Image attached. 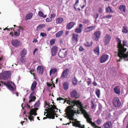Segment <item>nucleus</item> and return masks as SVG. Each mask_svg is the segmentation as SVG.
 <instances>
[{
	"mask_svg": "<svg viewBox=\"0 0 128 128\" xmlns=\"http://www.w3.org/2000/svg\"><path fill=\"white\" fill-rule=\"evenodd\" d=\"M94 53L98 56L100 54V49L99 46L96 47L94 49Z\"/></svg>",
	"mask_w": 128,
	"mask_h": 128,
	"instance_id": "c756f323",
	"label": "nucleus"
},
{
	"mask_svg": "<svg viewBox=\"0 0 128 128\" xmlns=\"http://www.w3.org/2000/svg\"><path fill=\"white\" fill-rule=\"evenodd\" d=\"M112 124L110 121H108L104 123L103 125L104 128H111L112 127Z\"/></svg>",
	"mask_w": 128,
	"mask_h": 128,
	"instance_id": "4be33fe9",
	"label": "nucleus"
},
{
	"mask_svg": "<svg viewBox=\"0 0 128 128\" xmlns=\"http://www.w3.org/2000/svg\"><path fill=\"white\" fill-rule=\"evenodd\" d=\"M66 102L67 104L72 105V107L73 108H76L74 107L76 106L77 108L78 113H80V111L83 114L84 117L86 119L87 122H88V114L86 110L83 109L81 102L79 100H72L70 98L69 100H68L67 98H65L64 99V102Z\"/></svg>",
	"mask_w": 128,
	"mask_h": 128,
	"instance_id": "f257e3e1",
	"label": "nucleus"
},
{
	"mask_svg": "<svg viewBox=\"0 0 128 128\" xmlns=\"http://www.w3.org/2000/svg\"><path fill=\"white\" fill-rule=\"evenodd\" d=\"M50 16H49L48 18L46 19V22H49L52 20V18H51Z\"/></svg>",
	"mask_w": 128,
	"mask_h": 128,
	"instance_id": "603ef678",
	"label": "nucleus"
},
{
	"mask_svg": "<svg viewBox=\"0 0 128 128\" xmlns=\"http://www.w3.org/2000/svg\"><path fill=\"white\" fill-rule=\"evenodd\" d=\"M40 104V103L39 102V101H38L34 104V107L36 108V107H38Z\"/></svg>",
	"mask_w": 128,
	"mask_h": 128,
	"instance_id": "864d4df0",
	"label": "nucleus"
},
{
	"mask_svg": "<svg viewBox=\"0 0 128 128\" xmlns=\"http://www.w3.org/2000/svg\"><path fill=\"white\" fill-rule=\"evenodd\" d=\"M66 48H62L60 50L58 56L60 58H63L65 57L67 54V51Z\"/></svg>",
	"mask_w": 128,
	"mask_h": 128,
	"instance_id": "6e6552de",
	"label": "nucleus"
},
{
	"mask_svg": "<svg viewBox=\"0 0 128 128\" xmlns=\"http://www.w3.org/2000/svg\"><path fill=\"white\" fill-rule=\"evenodd\" d=\"M93 44V42L91 41V43L90 44H88V46H92V44Z\"/></svg>",
	"mask_w": 128,
	"mask_h": 128,
	"instance_id": "774afa93",
	"label": "nucleus"
},
{
	"mask_svg": "<svg viewBox=\"0 0 128 128\" xmlns=\"http://www.w3.org/2000/svg\"><path fill=\"white\" fill-rule=\"evenodd\" d=\"M64 22L63 18L62 17H59L56 19V24H61Z\"/></svg>",
	"mask_w": 128,
	"mask_h": 128,
	"instance_id": "cd10ccee",
	"label": "nucleus"
},
{
	"mask_svg": "<svg viewBox=\"0 0 128 128\" xmlns=\"http://www.w3.org/2000/svg\"><path fill=\"white\" fill-rule=\"evenodd\" d=\"M113 104L116 107H119L121 105V102L120 99L118 97L114 98L112 100Z\"/></svg>",
	"mask_w": 128,
	"mask_h": 128,
	"instance_id": "0eeeda50",
	"label": "nucleus"
},
{
	"mask_svg": "<svg viewBox=\"0 0 128 128\" xmlns=\"http://www.w3.org/2000/svg\"><path fill=\"white\" fill-rule=\"evenodd\" d=\"M72 105L68 106L65 109V111L66 114L71 117H73L74 116V114L76 113V110L72 109L73 108Z\"/></svg>",
	"mask_w": 128,
	"mask_h": 128,
	"instance_id": "20e7f679",
	"label": "nucleus"
},
{
	"mask_svg": "<svg viewBox=\"0 0 128 128\" xmlns=\"http://www.w3.org/2000/svg\"><path fill=\"white\" fill-rule=\"evenodd\" d=\"M38 109L37 108H34L30 110V112L31 114V115H34V116H36L37 114L36 112V111Z\"/></svg>",
	"mask_w": 128,
	"mask_h": 128,
	"instance_id": "a878e982",
	"label": "nucleus"
},
{
	"mask_svg": "<svg viewBox=\"0 0 128 128\" xmlns=\"http://www.w3.org/2000/svg\"><path fill=\"white\" fill-rule=\"evenodd\" d=\"M90 116L88 114V123L90 124L91 126L94 128H101V127H98L97 126L94 122H92V118H90Z\"/></svg>",
	"mask_w": 128,
	"mask_h": 128,
	"instance_id": "f3484780",
	"label": "nucleus"
},
{
	"mask_svg": "<svg viewBox=\"0 0 128 128\" xmlns=\"http://www.w3.org/2000/svg\"><path fill=\"white\" fill-rule=\"evenodd\" d=\"M23 30V28H18L16 31H14V36L15 37H18L20 35V30Z\"/></svg>",
	"mask_w": 128,
	"mask_h": 128,
	"instance_id": "412c9836",
	"label": "nucleus"
},
{
	"mask_svg": "<svg viewBox=\"0 0 128 128\" xmlns=\"http://www.w3.org/2000/svg\"><path fill=\"white\" fill-rule=\"evenodd\" d=\"M35 93V92L34 91H33L30 93V96H33V95H34Z\"/></svg>",
	"mask_w": 128,
	"mask_h": 128,
	"instance_id": "680f3d73",
	"label": "nucleus"
},
{
	"mask_svg": "<svg viewBox=\"0 0 128 128\" xmlns=\"http://www.w3.org/2000/svg\"><path fill=\"white\" fill-rule=\"evenodd\" d=\"M95 105L94 103L92 101H91V108L92 109H94V108H95Z\"/></svg>",
	"mask_w": 128,
	"mask_h": 128,
	"instance_id": "3c124183",
	"label": "nucleus"
},
{
	"mask_svg": "<svg viewBox=\"0 0 128 128\" xmlns=\"http://www.w3.org/2000/svg\"><path fill=\"white\" fill-rule=\"evenodd\" d=\"M37 84V82L36 81H33L30 88L31 90L32 91H33L36 89Z\"/></svg>",
	"mask_w": 128,
	"mask_h": 128,
	"instance_id": "bb28decb",
	"label": "nucleus"
},
{
	"mask_svg": "<svg viewBox=\"0 0 128 128\" xmlns=\"http://www.w3.org/2000/svg\"><path fill=\"white\" fill-rule=\"evenodd\" d=\"M70 72V70L68 68L65 69L62 72V75L60 77V79H64L65 78H67Z\"/></svg>",
	"mask_w": 128,
	"mask_h": 128,
	"instance_id": "1a4fd4ad",
	"label": "nucleus"
},
{
	"mask_svg": "<svg viewBox=\"0 0 128 128\" xmlns=\"http://www.w3.org/2000/svg\"><path fill=\"white\" fill-rule=\"evenodd\" d=\"M79 35L77 34L73 33L71 38L72 43L74 45H76L78 43Z\"/></svg>",
	"mask_w": 128,
	"mask_h": 128,
	"instance_id": "423d86ee",
	"label": "nucleus"
},
{
	"mask_svg": "<svg viewBox=\"0 0 128 128\" xmlns=\"http://www.w3.org/2000/svg\"><path fill=\"white\" fill-rule=\"evenodd\" d=\"M0 83H1L2 84L4 85L5 86H6L8 89L9 90H11L12 92V93L14 94V93L13 92L15 91V89L10 84H12L14 86H15V84L14 82L12 83V82H10L9 81H8L6 83L2 81H1L0 82Z\"/></svg>",
	"mask_w": 128,
	"mask_h": 128,
	"instance_id": "39448f33",
	"label": "nucleus"
},
{
	"mask_svg": "<svg viewBox=\"0 0 128 128\" xmlns=\"http://www.w3.org/2000/svg\"><path fill=\"white\" fill-rule=\"evenodd\" d=\"M109 58V56L108 54H104L101 56L100 59V62L102 63L108 60Z\"/></svg>",
	"mask_w": 128,
	"mask_h": 128,
	"instance_id": "9d476101",
	"label": "nucleus"
},
{
	"mask_svg": "<svg viewBox=\"0 0 128 128\" xmlns=\"http://www.w3.org/2000/svg\"><path fill=\"white\" fill-rule=\"evenodd\" d=\"M82 25L81 24H79L78 27L75 29L74 32L78 34L81 33L82 29Z\"/></svg>",
	"mask_w": 128,
	"mask_h": 128,
	"instance_id": "6ab92c4d",
	"label": "nucleus"
},
{
	"mask_svg": "<svg viewBox=\"0 0 128 128\" xmlns=\"http://www.w3.org/2000/svg\"><path fill=\"white\" fill-rule=\"evenodd\" d=\"M79 2V0H77L75 4H74V9L75 10H79L80 11V9L79 8H76V6H77V4Z\"/></svg>",
	"mask_w": 128,
	"mask_h": 128,
	"instance_id": "e433bc0d",
	"label": "nucleus"
},
{
	"mask_svg": "<svg viewBox=\"0 0 128 128\" xmlns=\"http://www.w3.org/2000/svg\"><path fill=\"white\" fill-rule=\"evenodd\" d=\"M93 17L96 18V20L97 18L99 16V14L97 13H95L93 15Z\"/></svg>",
	"mask_w": 128,
	"mask_h": 128,
	"instance_id": "49530a36",
	"label": "nucleus"
},
{
	"mask_svg": "<svg viewBox=\"0 0 128 128\" xmlns=\"http://www.w3.org/2000/svg\"><path fill=\"white\" fill-rule=\"evenodd\" d=\"M116 41L118 42L117 45V48H118V50H120L124 48L121 44V41L120 39L116 37Z\"/></svg>",
	"mask_w": 128,
	"mask_h": 128,
	"instance_id": "4468645a",
	"label": "nucleus"
},
{
	"mask_svg": "<svg viewBox=\"0 0 128 128\" xmlns=\"http://www.w3.org/2000/svg\"><path fill=\"white\" fill-rule=\"evenodd\" d=\"M93 85L94 86H96L97 85L95 81H94L93 83Z\"/></svg>",
	"mask_w": 128,
	"mask_h": 128,
	"instance_id": "0e129e2a",
	"label": "nucleus"
},
{
	"mask_svg": "<svg viewBox=\"0 0 128 128\" xmlns=\"http://www.w3.org/2000/svg\"><path fill=\"white\" fill-rule=\"evenodd\" d=\"M31 114L30 112V115L28 116V119L30 120V121H31V120H33L34 121V117L32 115H31Z\"/></svg>",
	"mask_w": 128,
	"mask_h": 128,
	"instance_id": "c03bdc74",
	"label": "nucleus"
},
{
	"mask_svg": "<svg viewBox=\"0 0 128 128\" xmlns=\"http://www.w3.org/2000/svg\"><path fill=\"white\" fill-rule=\"evenodd\" d=\"M38 15L41 17L45 18L46 17V14L44 15L43 13L41 11H40L38 12Z\"/></svg>",
	"mask_w": 128,
	"mask_h": 128,
	"instance_id": "a19ab883",
	"label": "nucleus"
},
{
	"mask_svg": "<svg viewBox=\"0 0 128 128\" xmlns=\"http://www.w3.org/2000/svg\"><path fill=\"white\" fill-rule=\"evenodd\" d=\"M50 16V18H54L55 17V15L54 14H51Z\"/></svg>",
	"mask_w": 128,
	"mask_h": 128,
	"instance_id": "13d9d810",
	"label": "nucleus"
},
{
	"mask_svg": "<svg viewBox=\"0 0 128 128\" xmlns=\"http://www.w3.org/2000/svg\"><path fill=\"white\" fill-rule=\"evenodd\" d=\"M100 89H98L96 91V94L98 98H100Z\"/></svg>",
	"mask_w": 128,
	"mask_h": 128,
	"instance_id": "a18cd8bd",
	"label": "nucleus"
},
{
	"mask_svg": "<svg viewBox=\"0 0 128 128\" xmlns=\"http://www.w3.org/2000/svg\"><path fill=\"white\" fill-rule=\"evenodd\" d=\"M40 35L43 37L46 36V34L44 32H41L40 34Z\"/></svg>",
	"mask_w": 128,
	"mask_h": 128,
	"instance_id": "4d7b16f0",
	"label": "nucleus"
},
{
	"mask_svg": "<svg viewBox=\"0 0 128 128\" xmlns=\"http://www.w3.org/2000/svg\"><path fill=\"white\" fill-rule=\"evenodd\" d=\"M122 32L125 34H127L128 32V28L127 26H124L122 27Z\"/></svg>",
	"mask_w": 128,
	"mask_h": 128,
	"instance_id": "473e14b6",
	"label": "nucleus"
},
{
	"mask_svg": "<svg viewBox=\"0 0 128 128\" xmlns=\"http://www.w3.org/2000/svg\"><path fill=\"white\" fill-rule=\"evenodd\" d=\"M95 27L96 26H95L88 27V32L94 30L95 28Z\"/></svg>",
	"mask_w": 128,
	"mask_h": 128,
	"instance_id": "de8ad7c7",
	"label": "nucleus"
},
{
	"mask_svg": "<svg viewBox=\"0 0 128 128\" xmlns=\"http://www.w3.org/2000/svg\"><path fill=\"white\" fill-rule=\"evenodd\" d=\"M63 32L62 30L58 32L56 34V38H58L60 37L63 34Z\"/></svg>",
	"mask_w": 128,
	"mask_h": 128,
	"instance_id": "f704fd0d",
	"label": "nucleus"
},
{
	"mask_svg": "<svg viewBox=\"0 0 128 128\" xmlns=\"http://www.w3.org/2000/svg\"><path fill=\"white\" fill-rule=\"evenodd\" d=\"M80 122L78 120H76L75 122H73L72 124L73 126L76 127H78L79 128H85L84 127V125L81 126L80 124Z\"/></svg>",
	"mask_w": 128,
	"mask_h": 128,
	"instance_id": "2eb2a0df",
	"label": "nucleus"
},
{
	"mask_svg": "<svg viewBox=\"0 0 128 128\" xmlns=\"http://www.w3.org/2000/svg\"><path fill=\"white\" fill-rule=\"evenodd\" d=\"M102 8L101 7H100L99 8V10H98V12L100 13H101L102 12Z\"/></svg>",
	"mask_w": 128,
	"mask_h": 128,
	"instance_id": "bf43d9fd",
	"label": "nucleus"
},
{
	"mask_svg": "<svg viewBox=\"0 0 128 128\" xmlns=\"http://www.w3.org/2000/svg\"><path fill=\"white\" fill-rule=\"evenodd\" d=\"M71 97L73 98L77 99L78 98V93L76 90L74 89L73 90L70 94Z\"/></svg>",
	"mask_w": 128,
	"mask_h": 128,
	"instance_id": "a211bd4d",
	"label": "nucleus"
},
{
	"mask_svg": "<svg viewBox=\"0 0 128 128\" xmlns=\"http://www.w3.org/2000/svg\"><path fill=\"white\" fill-rule=\"evenodd\" d=\"M37 72L41 75H42L44 72V68L41 66H38L37 68Z\"/></svg>",
	"mask_w": 128,
	"mask_h": 128,
	"instance_id": "aec40b11",
	"label": "nucleus"
},
{
	"mask_svg": "<svg viewBox=\"0 0 128 128\" xmlns=\"http://www.w3.org/2000/svg\"><path fill=\"white\" fill-rule=\"evenodd\" d=\"M32 14L31 13L27 14L26 16V20L32 17Z\"/></svg>",
	"mask_w": 128,
	"mask_h": 128,
	"instance_id": "ea45409f",
	"label": "nucleus"
},
{
	"mask_svg": "<svg viewBox=\"0 0 128 128\" xmlns=\"http://www.w3.org/2000/svg\"><path fill=\"white\" fill-rule=\"evenodd\" d=\"M111 37L110 35L107 34L104 37V44L105 46H106L109 43L110 40L111 39Z\"/></svg>",
	"mask_w": 128,
	"mask_h": 128,
	"instance_id": "f8f14e48",
	"label": "nucleus"
},
{
	"mask_svg": "<svg viewBox=\"0 0 128 128\" xmlns=\"http://www.w3.org/2000/svg\"><path fill=\"white\" fill-rule=\"evenodd\" d=\"M45 25L44 24H40L37 27V30H39L42 29L43 27H45Z\"/></svg>",
	"mask_w": 128,
	"mask_h": 128,
	"instance_id": "c9c22d12",
	"label": "nucleus"
},
{
	"mask_svg": "<svg viewBox=\"0 0 128 128\" xmlns=\"http://www.w3.org/2000/svg\"><path fill=\"white\" fill-rule=\"evenodd\" d=\"M29 98L30 99L29 102L30 103L32 101H34L36 98V96H30Z\"/></svg>",
	"mask_w": 128,
	"mask_h": 128,
	"instance_id": "4c0bfd02",
	"label": "nucleus"
},
{
	"mask_svg": "<svg viewBox=\"0 0 128 128\" xmlns=\"http://www.w3.org/2000/svg\"><path fill=\"white\" fill-rule=\"evenodd\" d=\"M38 40H37V39L34 38V40L32 41V42L33 43H34V42H36Z\"/></svg>",
	"mask_w": 128,
	"mask_h": 128,
	"instance_id": "338daca9",
	"label": "nucleus"
},
{
	"mask_svg": "<svg viewBox=\"0 0 128 128\" xmlns=\"http://www.w3.org/2000/svg\"><path fill=\"white\" fill-rule=\"evenodd\" d=\"M126 8V6L124 5H122L120 6L119 9L122 11L124 12H125Z\"/></svg>",
	"mask_w": 128,
	"mask_h": 128,
	"instance_id": "58836bf2",
	"label": "nucleus"
},
{
	"mask_svg": "<svg viewBox=\"0 0 128 128\" xmlns=\"http://www.w3.org/2000/svg\"><path fill=\"white\" fill-rule=\"evenodd\" d=\"M27 53L26 50L24 48L21 51L20 54V56L25 57V56L26 54Z\"/></svg>",
	"mask_w": 128,
	"mask_h": 128,
	"instance_id": "c85d7f7f",
	"label": "nucleus"
},
{
	"mask_svg": "<svg viewBox=\"0 0 128 128\" xmlns=\"http://www.w3.org/2000/svg\"><path fill=\"white\" fill-rule=\"evenodd\" d=\"M106 12L109 13L114 12L113 11L112 9V8L110 6L106 8Z\"/></svg>",
	"mask_w": 128,
	"mask_h": 128,
	"instance_id": "72a5a7b5",
	"label": "nucleus"
},
{
	"mask_svg": "<svg viewBox=\"0 0 128 128\" xmlns=\"http://www.w3.org/2000/svg\"><path fill=\"white\" fill-rule=\"evenodd\" d=\"M96 122L97 125H100L102 122V120L98 118L96 121Z\"/></svg>",
	"mask_w": 128,
	"mask_h": 128,
	"instance_id": "37998d69",
	"label": "nucleus"
},
{
	"mask_svg": "<svg viewBox=\"0 0 128 128\" xmlns=\"http://www.w3.org/2000/svg\"><path fill=\"white\" fill-rule=\"evenodd\" d=\"M12 44L15 47L19 46L20 44V42L17 39L13 40L11 42Z\"/></svg>",
	"mask_w": 128,
	"mask_h": 128,
	"instance_id": "dca6fc26",
	"label": "nucleus"
},
{
	"mask_svg": "<svg viewBox=\"0 0 128 128\" xmlns=\"http://www.w3.org/2000/svg\"><path fill=\"white\" fill-rule=\"evenodd\" d=\"M75 24V22H70L66 26V28L68 30H70L72 28Z\"/></svg>",
	"mask_w": 128,
	"mask_h": 128,
	"instance_id": "5701e85b",
	"label": "nucleus"
},
{
	"mask_svg": "<svg viewBox=\"0 0 128 128\" xmlns=\"http://www.w3.org/2000/svg\"><path fill=\"white\" fill-rule=\"evenodd\" d=\"M79 51L80 52H82L84 50V49L82 46H80L79 48Z\"/></svg>",
	"mask_w": 128,
	"mask_h": 128,
	"instance_id": "6e6d98bb",
	"label": "nucleus"
},
{
	"mask_svg": "<svg viewBox=\"0 0 128 128\" xmlns=\"http://www.w3.org/2000/svg\"><path fill=\"white\" fill-rule=\"evenodd\" d=\"M13 92L14 93V94H16L17 96H18V92H15L14 91V92Z\"/></svg>",
	"mask_w": 128,
	"mask_h": 128,
	"instance_id": "69168bd1",
	"label": "nucleus"
},
{
	"mask_svg": "<svg viewBox=\"0 0 128 128\" xmlns=\"http://www.w3.org/2000/svg\"><path fill=\"white\" fill-rule=\"evenodd\" d=\"M62 100H64V99L62 98H61L60 97H59L58 98H57V100H59L60 101Z\"/></svg>",
	"mask_w": 128,
	"mask_h": 128,
	"instance_id": "052dcab7",
	"label": "nucleus"
},
{
	"mask_svg": "<svg viewBox=\"0 0 128 128\" xmlns=\"http://www.w3.org/2000/svg\"><path fill=\"white\" fill-rule=\"evenodd\" d=\"M126 42L124 40L123 41V45H122L123 46H124H124H126Z\"/></svg>",
	"mask_w": 128,
	"mask_h": 128,
	"instance_id": "e2e57ef3",
	"label": "nucleus"
},
{
	"mask_svg": "<svg viewBox=\"0 0 128 128\" xmlns=\"http://www.w3.org/2000/svg\"><path fill=\"white\" fill-rule=\"evenodd\" d=\"M10 71H6L4 72L2 76V78L4 80H8L11 77V74Z\"/></svg>",
	"mask_w": 128,
	"mask_h": 128,
	"instance_id": "9b49d317",
	"label": "nucleus"
},
{
	"mask_svg": "<svg viewBox=\"0 0 128 128\" xmlns=\"http://www.w3.org/2000/svg\"><path fill=\"white\" fill-rule=\"evenodd\" d=\"M55 40L54 39H52L50 41V44L51 45L55 43Z\"/></svg>",
	"mask_w": 128,
	"mask_h": 128,
	"instance_id": "5fc2aeb1",
	"label": "nucleus"
},
{
	"mask_svg": "<svg viewBox=\"0 0 128 128\" xmlns=\"http://www.w3.org/2000/svg\"><path fill=\"white\" fill-rule=\"evenodd\" d=\"M46 104L48 105L49 108L48 109V111L46 114V116L48 118L52 119L54 118L55 115L56 114L55 113L58 112L57 110L58 109L56 108V106L54 104L50 105L49 103Z\"/></svg>",
	"mask_w": 128,
	"mask_h": 128,
	"instance_id": "f03ea898",
	"label": "nucleus"
},
{
	"mask_svg": "<svg viewBox=\"0 0 128 128\" xmlns=\"http://www.w3.org/2000/svg\"><path fill=\"white\" fill-rule=\"evenodd\" d=\"M114 92L117 94L120 95V88L118 86H116L114 88Z\"/></svg>",
	"mask_w": 128,
	"mask_h": 128,
	"instance_id": "393cba45",
	"label": "nucleus"
},
{
	"mask_svg": "<svg viewBox=\"0 0 128 128\" xmlns=\"http://www.w3.org/2000/svg\"><path fill=\"white\" fill-rule=\"evenodd\" d=\"M57 50V48L56 46H54L52 48L51 52L52 53V56H54L56 55Z\"/></svg>",
	"mask_w": 128,
	"mask_h": 128,
	"instance_id": "b1692460",
	"label": "nucleus"
},
{
	"mask_svg": "<svg viewBox=\"0 0 128 128\" xmlns=\"http://www.w3.org/2000/svg\"><path fill=\"white\" fill-rule=\"evenodd\" d=\"M25 57L21 56V58L20 59V62L22 63H24L25 62V58H24Z\"/></svg>",
	"mask_w": 128,
	"mask_h": 128,
	"instance_id": "09e8293b",
	"label": "nucleus"
},
{
	"mask_svg": "<svg viewBox=\"0 0 128 128\" xmlns=\"http://www.w3.org/2000/svg\"><path fill=\"white\" fill-rule=\"evenodd\" d=\"M126 50V48H124L120 50H118V56L120 58H123L124 61H128V55L124 53Z\"/></svg>",
	"mask_w": 128,
	"mask_h": 128,
	"instance_id": "7ed1b4c3",
	"label": "nucleus"
},
{
	"mask_svg": "<svg viewBox=\"0 0 128 128\" xmlns=\"http://www.w3.org/2000/svg\"><path fill=\"white\" fill-rule=\"evenodd\" d=\"M57 71V69L56 68H51L50 72V75L51 76L52 74H54Z\"/></svg>",
	"mask_w": 128,
	"mask_h": 128,
	"instance_id": "7c9ffc66",
	"label": "nucleus"
},
{
	"mask_svg": "<svg viewBox=\"0 0 128 128\" xmlns=\"http://www.w3.org/2000/svg\"><path fill=\"white\" fill-rule=\"evenodd\" d=\"M64 89L66 90H67L68 88L69 84L66 82H64L63 84Z\"/></svg>",
	"mask_w": 128,
	"mask_h": 128,
	"instance_id": "2f4dec72",
	"label": "nucleus"
},
{
	"mask_svg": "<svg viewBox=\"0 0 128 128\" xmlns=\"http://www.w3.org/2000/svg\"><path fill=\"white\" fill-rule=\"evenodd\" d=\"M77 80L76 77H75L72 80V83L74 85H76L77 83Z\"/></svg>",
	"mask_w": 128,
	"mask_h": 128,
	"instance_id": "8fccbe9b",
	"label": "nucleus"
},
{
	"mask_svg": "<svg viewBox=\"0 0 128 128\" xmlns=\"http://www.w3.org/2000/svg\"><path fill=\"white\" fill-rule=\"evenodd\" d=\"M101 33L100 31H97L94 32L93 35V38L94 40L97 41L100 37Z\"/></svg>",
	"mask_w": 128,
	"mask_h": 128,
	"instance_id": "ddd939ff",
	"label": "nucleus"
},
{
	"mask_svg": "<svg viewBox=\"0 0 128 128\" xmlns=\"http://www.w3.org/2000/svg\"><path fill=\"white\" fill-rule=\"evenodd\" d=\"M112 16L110 14H108L107 15L104 16L102 17V19H105V18H110Z\"/></svg>",
	"mask_w": 128,
	"mask_h": 128,
	"instance_id": "79ce46f5",
	"label": "nucleus"
}]
</instances>
